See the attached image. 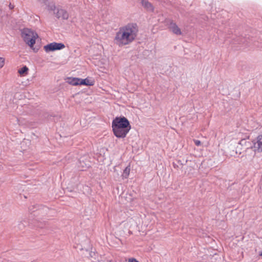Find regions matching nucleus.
Returning <instances> with one entry per match:
<instances>
[{
  "instance_id": "f257e3e1",
  "label": "nucleus",
  "mask_w": 262,
  "mask_h": 262,
  "mask_svg": "<svg viewBox=\"0 0 262 262\" xmlns=\"http://www.w3.org/2000/svg\"><path fill=\"white\" fill-rule=\"evenodd\" d=\"M138 27L136 24H128L121 27L116 33L114 40L119 46L128 45L134 41L137 36Z\"/></svg>"
},
{
  "instance_id": "f03ea898",
  "label": "nucleus",
  "mask_w": 262,
  "mask_h": 262,
  "mask_svg": "<svg viewBox=\"0 0 262 262\" xmlns=\"http://www.w3.org/2000/svg\"><path fill=\"white\" fill-rule=\"evenodd\" d=\"M113 131L116 137L124 138L131 128L129 122L125 117H116L112 122Z\"/></svg>"
},
{
  "instance_id": "7ed1b4c3",
  "label": "nucleus",
  "mask_w": 262,
  "mask_h": 262,
  "mask_svg": "<svg viewBox=\"0 0 262 262\" xmlns=\"http://www.w3.org/2000/svg\"><path fill=\"white\" fill-rule=\"evenodd\" d=\"M21 37L25 42L32 47L35 44L38 35L31 29L24 28L21 31Z\"/></svg>"
},
{
  "instance_id": "20e7f679",
  "label": "nucleus",
  "mask_w": 262,
  "mask_h": 262,
  "mask_svg": "<svg viewBox=\"0 0 262 262\" xmlns=\"http://www.w3.org/2000/svg\"><path fill=\"white\" fill-rule=\"evenodd\" d=\"M65 46L62 43L52 42L44 46L45 50L48 52L63 49Z\"/></svg>"
},
{
  "instance_id": "39448f33",
  "label": "nucleus",
  "mask_w": 262,
  "mask_h": 262,
  "mask_svg": "<svg viewBox=\"0 0 262 262\" xmlns=\"http://www.w3.org/2000/svg\"><path fill=\"white\" fill-rule=\"evenodd\" d=\"M56 17L59 19H67L69 17V14L67 11L62 8H57L54 12Z\"/></svg>"
},
{
  "instance_id": "423d86ee",
  "label": "nucleus",
  "mask_w": 262,
  "mask_h": 262,
  "mask_svg": "<svg viewBox=\"0 0 262 262\" xmlns=\"http://www.w3.org/2000/svg\"><path fill=\"white\" fill-rule=\"evenodd\" d=\"M251 148L255 151H262V134L257 137L256 142L253 143Z\"/></svg>"
},
{
  "instance_id": "0eeeda50",
  "label": "nucleus",
  "mask_w": 262,
  "mask_h": 262,
  "mask_svg": "<svg viewBox=\"0 0 262 262\" xmlns=\"http://www.w3.org/2000/svg\"><path fill=\"white\" fill-rule=\"evenodd\" d=\"M168 28L170 31L177 35H180L182 34L181 29L176 23L172 21L170 22V23L168 25Z\"/></svg>"
},
{
  "instance_id": "6e6552de",
  "label": "nucleus",
  "mask_w": 262,
  "mask_h": 262,
  "mask_svg": "<svg viewBox=\"0 0 262 262\" xmlns=\"http://www.w3.org/2000/svg\"><path fill=\"white\" fill-rule=\"evenodd\" d=\"M142 6L148 11H153L154 7L152 4L149 3L147 0H142L141 1Z\"/></svg>"
},
{
  "instance_id": "1a4fd4ad",
  "label": "nucleus",
  "mask_w": 262,
  "mask_h": 262,
  "mask_svg": "<svg viewBox=\"0 0 262 262\" xmlns=\"http://www.w3.org/2000/svg\"><path fill=\"white\" fill-rule=\"evenodd\" d=\"M80 79L78 78H69L68 82L73 85H80Z\"/></svg>"
},
{
  "instance_id": "9d476101",
  "label": "nucleus",
  "mask_w": 262,
  "mask_h": 262,
  "mask_svg": "<svg viewBox=\"0 0 262 262\" xmlns=\"http://www.w3.org/2000/svg\"><path fill=\"white\" fill-rule=\"evenodd\" d=\"M80 85H93L94 84V82L90 80L89 79L85 78L84 79H80Z\"/></svg>"
},
{
  "instance_id": "9b49d317",
  "label": "nucleus",
  "mask_w": 262,
  "mask_h": 262,
  "mask_svg": "<svg viewBox=\"0 0 262 262\" xmlns=\"http://www.w3.org/2000/svg\"><path fill=\"white\" fill-rule=\"evenodd\" d=\"M45 2V4L47 5V9L49 11H54V12L56 11V6L53 3H49L48 4Z\"/></svg>"
},
{
  "instance_id": "f8f14e48",
  "label": "nucleus",
  "mask_w": 262,
  "mask_h": 262,
  "mask_svg": "<svg viewBox=\"0 0 262 262\" xmlns=\"http://www.w3.org/2000/svg\"><path fill=\"white\" fill-rule=\"evenodd\" d=\"M28 70L29 69L26 66H24L18 70V73L21 75H25L27 74Z\"/></svg>"
},
{
  "instance_id": "ddd939ff",
  "label": "nucleus",
  "mask_w": 262,
  "mask_h": 262,
  "mask_svg": "<svg viewBox=\"0 0 262 262\" xmlns=\"http://www.w3.org/2000/svg\"><path fill=\"white\" fill-rule=\"evenodd\" d=\"M129 172H130V168H129V166H127L125 168V169L123 171V172L122 175L123 178H125V179L127 178L128 177V176H129Z\"/></svg>"
},
{
  "instance_id": "4468645a",
  "label": "nucleus",
  "mask_w": 262,
  "mask_h": 262,
  "mask_svg": "<svg viewBox=\"0 0 262 262\" xmlns=\"http://www.w3.org/2000/svg\"><path fill=\"white\" fill-rule=\"evenodd\" d=\"M4 64V59L2 57H0V67L2 68Z\"/></svg>"
},
{
  "instance_id": "2eb2a0df",
  "label": "nucleus",
  "mask_w": 262,
  "mask_h": 262,
  "mask_svg": "<svg viewBox=\"0 0 262 262\" xmlns=\"http://www.w3.org/2000/svg\"><path fill=\"white\" fill-rule=\"evenodd\" d=\"M194 143L195 144V145L199 146L201 144V142L200 141L198 140H194Z\"/></svg>"
},
{
  "instance_id": "dca6fc26",
  "label": "nucleus",
  "mask_w": 262,
  "mask_h": 262,
  "mask_svg": "<svg viewBox=\"0 0 262 262\" xmlns=\"http://www.w3.org/2000/svg\"><path fill=\"white\" fill-rule=\"evenodd\" d=\"M128 262H139L136 259L131 258L128 259Z\"/></svg>"
},
{
  "instance_id": "f3484780",
  "label": "nucleus",
  "mask_w": 262,
  "mask_h": 262,
  "mask_svg": "<svg viewBox=\"0 0 262 262\" xmlns=\"http://www.w3.org/2000/svg\"><path fill=\"white\" fill-rule=\"evenodd\" d=\"M9 7H10V9H12V8H13V6H11V4H10V5H9Z\"/></svg>"
},
{
  "instance_id": "a211bd4d",
  "label": "nucleus",
  "mask_w": 262,
  "mask_h": 262,
  "mask_svg": "<svg viewBox=\"0 0 262 262\" xmlns=\"http://www.w3.org/2000/svg\"><path fill=\"white\" fill-rule=\"evenodd\" d=\"M259 255H260V256H262V252H261L260 253Z\"/></svg>"
},
{
  "instance_id": "6ab92c4d",
  "label": "nucleus",
  "mask_w": 262,
  "mask_h": 262,
  "mask_svg": "<svg viewBox=\"0 0 262 262\" xmlns=\"http://www.w3.org/2000/svg\"><path fill=\"white\" fill-rule=\"evenodd\" d=\"M244 141V140H242L241 141V142H243V141Z\"/></svg>"
}]
</instances>
